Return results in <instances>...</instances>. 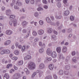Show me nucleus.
<instances>
[{"label": "nucleus", "instance_id": "nucleus-1", "mask_svg": "<svg viewBox=\"0 0 79 79\" xmlns=\"http://www.w3.org/2000/svg\"><path fill=\"white\" fill-rule=\"evenodd\" d=\"M35 64L33 62H31L28 65V67L30 69H34L35 68Z\"/></svg>", "mask_w": 79, "mask_h": 79}, {"label": "nucleus", "instance_id": "nucleus-2", "mask_svg": "<svg viewBox=\"0 0 79 79\" xmlns=\"http://www.w3.org/2000/svg\"><path fill=\"white\" fill-rule=\"evenodd\" d=\"M20 77H21V75L19 73H16L14 74L12 77L13 79H18Z\"/></svg>", "mask_w": 79, "mask_h": 79}, {"label": "nucleus", "instance_id": "nucleus-3", "mask_svg": "<svg viewBox=\"0 0 79 79\" xmlns=\"http://www.w3.org/2000/svg\"><path fill=\"white\" fill-rule=\"evenodd\" d=\"M50 56L51 57H52L53 58H55L57 56V54H56V52L54 51L52 52Z\"/></svg>", "mask_w": 79, "mask_h": 79}, {"label": "nucleus", "instance_id": "nucleus-4", "mask_svg": "<svg viewBox=\"0 0 79 79\" xmlns=\"http://www.w3.org/2000/svg\"><path fill=\"white\" fill-rule=\"evenodd\" d=\"M32 58V57L30 55H27L24 57V60H31Z\"/></svg>", "mask_w": 79, "mask_h": 79}, {"label": "nucleus", "instance_id": "nucleus-5", "mask_svg": "<svg viewBox=\"0 0 79 79\" xmlns=\"http://www.w3.org/2000/svg\"><path fill=\"white\" fill-rule=\"evenodd\" d=\"M52 53V51L51 50V49L50 48H48L46 51V53L48 55L50 56Z\"/></svg>", "mask_w": 79, "mask_h": 79}, {"label": "nucleus", "instance_id": "nucleus-6", "mask_svg": "<svg viewBox=\"0 0 79 79\" xmlns=\"http://www.w3.org/2000/svg\"><path fill=\"white\" fill-rule=\"evenodd\" d=\"M6 34L7 35H11L13 34V31L10 30H7L6 31Z\"/></svg>", "mask_w": 79, "mask_h": 79}, {"label": "nucleus", "instance_id": "nucleus-7", "mask_svg": "<svg viewBox=\"0 0 79 79\" xmlns=\"http://www.w3.org/2000/svg\"><path fill=\"white\" fill-rule=\"evenodd\" d=\"M23 63L24 62H23V61L22 60H19L17 62V65L19 66H23Z\"/></svg>", "mask_w": 79, "mask_h": 79}, {"label": "nucleus", "instance_id": "nucleus-8", "mask_svg": "<svg viewBox=\"0 0 79 79\" xmlns=\"http://www.w3.org/2000/svg\"><path fill=\"white\" fill-rule=\"evenodd\" d=\"M52 60V58L51 57H46L44 60V62H48V61H51Z\"/></svg>", "mask_w": 79, "mask_h": 79}, {"label": "nucleus", "instance_id": "nucleus-9", "mask_svg": "<svg viewBox=\"0 0 79 79\" xmlns=\"http://www.w3.org/2000/svg\"><path fill=\"white\" fill-rule=\"evenodd\" d=\"M44 33V31L43 30H40L38 31V34L39 35H42Z\"/></svg>", "mask_w": 79, "mask_h": 79}, {"label": "nucleus", "instance_id": "nucleus-10", "mask_svg": "<svg viewBox=\"0 0 79 79\" xmlns=\"http://www.w3.org/2000/svg\"><path fill=\"white\" fill-rule=\"evenodd\" d=\"M47 32L48 34H51L53 32V29L52 28H49L47 29Z\"/></svg>", "mask_w": 79, "mask_h": 79}, {"label": "nucleus", "instance_id": "nucleus-11", "mask_svg": "<svg viewBox=\"0 0 79 79\" xmlns=\"http://www.w3.org/2000/svg\"><path fill=\"white\" fill-rule=\"evenodd\" d=\"M27 24H28V22L25 21H23L22 23V24L23 27H26Z\"/></svg>", "mask_w": 79, "mask_h": 79}, {"label": "nucleus", "instance_id": "nucleus-12", "mask_svg": "<svg viewBox=\"0 0 79 79\" xmlns=\"http://www.w3.org/2000/svg\"><path fill=\"white\" fill-rule=\"evenodd\" d=\"M48 68L50 70H52L54 68V65L53 64H50L49 65Z\"/></svg>", "mask_w": 79, "mask_h": 79}, {"label": "nucleus", "instance_id": "nucleus-13", "mask_svg": "<svg viewBox=\"0 0 79 79\" xmlns=\"http://www.w3.org/2000/svg\"><path fill=\"white\" fill-rule=\"evenodd\" d=\"M4 79H10V76L7 73H5L4 75Z\"/></svg>", "mask_w": 79, "mask_h": 79}, {"label": "nucleus", "instance_id": "nucleus-14", "mask_svg": "<svg viewBox=\"0 0 79 79\" xmlns=\"http://www.w3.org/2000/svg\"><path fill=\"white\" fill-rule=\"evenodd\" d=\"M11 12V10H10L8 9L6 10V15H7V16H9V14H10Z\"/></svg>", "mask_w": 79, "mask_h": 79}, {"label": "nucleus", "instance_id": "nucleus-15", "mask_svg": "<svg viewBox=\"0 0 79 79\" xmlns=\"http://www.w3.org/2000/svg\"><path fill=\"white\" fill-rule=\"evenodd\" d=\"M63 3L65 4L64 6H68V4H67L68 3V0H63Z\"/></svg>", "mask_w": 79, "mask_h": 79}, {"label": "nucleus", "instance_id": "nucleus-16", "mask_svg": "<svg viewBox=\"0 0 79 79\" xmlns=\"http://www.w3.org/2000/svg\"><path fill=\"white\" fill-rule=\"evenodd\" d=\"M23 4L20 2V1L17 0L16 3V5H18V6H21Z\"/></svg>", "mask_w": 79, "mask_h": 79}, {"label": "nucleus", "instance_id": "nucleus-17", "mask_svg": "<svg viewBox=\"0 0 79 79\" xmlns=\"http://www.w3.org/2000/svg\"><path fill=\"white\" fill-rule=\"evenodd\" d=\"M11 43V41L10 40H7L5 42L4 44L5 45H8Z\"/></svg>", "mask_w": 79, "mask_h": 79}, {"label": "nucleus", "instance_id": "nucleus-18", "mask_svg": "<svg viewBox=\"0 0 79 79\" xmlns=\"http://www.w3.org/2000/svg\"><path fill=\"white\" fill-rule=\"evenodd\" d=\"M39 7L37 9V11H44V9L40 7L39 5H38Z\"/></svg>", "mask_w": 79, "mask_h": 79}, {"label": "nucleus", "instance_id": "nucleus-19", "mask_svg": "<svg viewBox=\"0 0 79 79\" xmlns=\"http://www.w3.org/2000/svg\"><path fill=\"white\" fill-rule=\"evenodd\" d=\"M46 19V21H47V22L48 23H50L52 22L51 19H50V18L48 17H47Z\"/></svg>", "mask_w": 79, "mask_h": 79}, {"label": "nucleus", "instance_id": "nucleus-20", "mask_svg": "<svg viewBox=\"0 0 79 79\" xmlns=\"http://www.w3.org/2000/svg\"><path fill=\"white\" fill-rule=\"evenodd\" d=\"M45 67V65L44 64H40L39 68L40 69H43Z\"/></svg>", "mask_w": 79, "mask_h": 79}, {"label": "nucleus", "instance_id": "nucleus-21", "mask_svg": "<svg viewBox=\"0 0 79 79\" xmlns=\"http://www.w3.org/2000/svg\"><path fill=\"white\" fill-rule=\"evenodd\" d=\"M67 50V48L66 46H64L62 48V52L63 53H65Z\"/></svg>", "mask_w": 79, "mask_h": 79}, {"label": "nucleus", "instance_id": "nucleus-22", "mask_svg": "<svg viewBox=\"0 0 79 79\" xmlns=\"http://www.w3.org/2000/svg\"><path fill=\"white\" fill-rule=\"evenodd\" d=\"M15 17H16V16H15V15H11L10 16V17L9 18L10 19H15Z\"/></svg>", "mask_w": 79, "mask_h": 79}, {"label": "nucleus", "instance_id": "nucleus-23", "mask_svg": "<svg viewBox=\"0 0 79 79\" xmlns=\"http://www.w3.org/2000/svg\"><path fill=\"white\" fill-rule=\"evenodd\" d=\"M13 23L14 24V26H16L18 24L17 23V20L16 19H14L13 21Z\"/></svg>", "mask_w": 79, "mask_h": 79}, {"label": "nucleus", "instance_id": "nucleus-24", "mask_svg": "<svg viewBox=\"0 0 79 79\" xmlns=\"http://www.w3.org/2000/svg\"><path fill=\"white\" fill-rule=\"evenodd\" d=\"M77 58L76 57L74 56L72 59L73 62H74V63H77Z\"/></svg>", "mask_w": 79, "mask_h": 79}, {"label": "nucleus", "instance_id": "nucleus-25", "mask_svg": "<svg viewBox=\"0 0 79 79\" xmlns=\"http://www.w3.org/2000/svg\"><path fill=\"white\" fill-rule=\"evenodd\" d=\"M36 75H37V72H35L32 73L31 76V78L35 77V76Z\"/></svg>", "mask_w": 79, "mask_h": 79}, {"label": "nucleus", "instance_id": "nucleus-26", "mask_svg": "<svg viewBox=\"0 0 79 79\" xmlns=\"http://www.w3.org/2000/svg\"><path fill=\"white\" fill-rule=\"evenodd\" d=\"M56 51L57 53H60L61 51V48L60 47H57L56 49Z\"/></svg>", "mask_w": 79, "mask_h": 79}, {"label": "nucleus", "instance_id": "nucleus-27", "mask_svg": "<svg viewBox=\"0 0 79 79\" xmlns=\"http://www.w3.org/2000/svg\"><path fill=\"white\" fill-rule=\"evenodd\" d=\"M70 20L71 21H73L74 20V16L71 15L70 17Z\"/></svg>", "mask_w": 79, "mask_h": 79}, {"label": "nucleus", "instance_id": "nucleus-28", "mask_svg": "<svg viewBox=\"0 0 79 79\" xmlns=\"http://www.w3.org/2000/svg\"><path fill=\"white\" fill-rule=\"evenodd\" d=\"M44 50L43 48H40L39 50V52L40 53H44Z\"/></svg>", "mask_w": 79, "mask_h": 79}, {"label": "nucleus", "instance_id": "nucleus-29", "mask_svg": "<svg viewBox=\"0 0 79 79\" xmlns=\"http://www.w3.org/2000/svg\"><path fill=\"white\" fill-rule=\"evenodd\" d=\"M64 15L65 16H68L69 13V10H66L64 12Z\"/></svg>", "mask_w": 79, "mask_h": 79}, {"label": "nucleus", "instance_id": "nucleus-30", "mask_svg": "<svg viewBox=\"0 0 79 79\" xmlns=\"http://www.w3.org/2000/svg\"><path fill=\"white\" fill-rule=\"evenodd\" d=\"M64 73V72H63V71L61 70H60L58 73V74L59 75H62V74H63Z\"/></svg>", "mask_w": 79, "mask_h": 79}, {"label": "nucleus", "instance_id": "nucleus-31", "mask_svg": "<svg viewBox=\"0 0 79 79\" xmlns=\"http://www.w3.org/2000/svg\"><path fill=\"white\" fill-rule=\"evenodd\" d=\"M14 54L16 55H18L19 54V52L18 50H15L14 52Z\"/></svg>", "mask_w": 79, "mask_h": 79}, {"label": "nucleus", "instance_id": "nucleus-32", "mask_svg": "<svg viewBox=\"0 0 79 79\" xmlns=\"http://www.w3.org/2000/svg\"><path fill=\"white\" fill-rule=\"evenodd\" d=\"M59 59H62L63 60H64V57L62 55L59 54Z\"/></svg>", "mask_w": 79, "mask_h": 79}, {"label": "nucleus", "instance_id": "nucleus-33", "mask_svg": "<svg viewBox=\"0 0 79 79\" xmlns=\"http://www.w3.org/2000/svg\"><path fill=\"white\" fill-rule=\"evenodd\" d=\"M57 6L58 8H60L61 6V3L60 2H58L57 3Z\"/></svg>", "mask_w": 79, "mask_h": 79}, {"label": "nucleus", "instance_id": "nucleus-34", "mask_svg": "<svg viewBox=\"0 0 79 79\" xmlns=\"http://www.w3.org/2000/svg\"><path fill=\"white\" fill-rule=\"evenodd\" d=\"M5 53L6 54H9L10 53V51L8 49H5Z\"/></svg>", "mask_w": 79, "mask_h": 79}, {"label": "nucleus", "instance_id": "nucleus-35", "mask_svg": "<svg viewBox=\"0 0 79 79\" xmlns=\"http://www.w3.org/2000/svg\"><path fill=\"white\" fill-rule=\"evenodd\" d=\"M39 24L40 26H42L44 24V21L42 20H40L39 21Z\"/></svg>", "mask_w": 79, "mask_h": 79}, {"label": "nucleus", "instance_id": "nucleus-36", "mask_svg": "<svg viewBox=\"0 0 79 79\" xmlns=\"http://www.w3.org/2000/svg\"><path fill=\"white\" fill-rule=\"evenodd\" d=\"M36 61H37L39 63V62H40L41 61V58H36Z\"/></svg>", "mask_w": 79, "mask_h": 79}, {"label": "nucleus", "instance_id": "nucleus-37", "mask_svg": "<svg viewBox=\"0 0 79 79\" xmlns=\"http://www.w3.org/2000/svg\"><path fill=\"white\" fill-rule=\"evenodd\" d=\"M65 69L66 70H69L70 69V66L69 65H66L65 67Z\"/></svg>", "mask_w": 79, "mask_h": 79}, {"label": "nucleus", "instance_id": "nucleus-38", "mask_svg": "<svg viewBox=\"0 0 79 79\" xmlns=\"http://www.w3.org/2000/svg\"><path fill=\"white\" fill-rule=\"evenodd\" d=\"M13 66V65L12 64H7L6 66V68L8 69L10 68V67H11Z\"/></svg>", "mask_w": 79, "mask_h": 79}, {"label": "nucleus", "instance_id": "nucleus-39", "mask_svg": "<svg viewBox=\"0 0 79 79\" xmlns=\"http://www.w3.org/2000/svg\"><path fill=\"white\" fill-rule=\"evenodd\" d=\"M25 50H26V47H25L24 46H23L22 47L21 51L22 52H24Z\"/></svg>", "mask_w": 79, "mask_h": 79}, {"label": "nucleus", "instance_id": "nucleus-40", "mask_svg": "<svg viewBox=\"0 0 79 79\" xmlns=\"http://www.w3.org/2000/svg\"><path fill=\"white\" fill-rule=\"evenodd\" d=\"M39 13L37 12H35L34 14V16L35 17H36V18H37L38 16H39Z\"/></svg>", "mask_w": 79, "mask_h": 79}, {"label": "nucleus", "instance_id": "nucleus-41", "mask_svg": "<svg viewBox=\"0 0 79 79\" xmlns=\"http://www.w3.org/2000/svg\"><path fill=\"white\" fill-rule=\"evenodd\" d=\"M55 18L56 19H61V16H58L57 15H56Z\"/></svg>", "mask_w": 79, "mask_h": 79}, {"label": "nucleus", "instance_id": "nucleus-42", "mask_svg": "<svg viewBox=\"0 0 79 79\" xmlns=\"http://www.w3.org/2000/svg\"><path fill=\"white\" fill-rule=\"evenodd\" d=\"M14 8L15 9V10H19V7L16 5L14 6Z\"/></svg>", "mask_w": 79, "mask_h": 79}, {"label": "nucleus", "instance_id": "nucleus-43", "mask_svg": "<svg viewBox=\"0 0 79 79\" xmlns=\"http://www.w3.org/2000/svg\"><path fill=\"white\" fill-rule=\"evenodd\" d=\"M32 34L34 36H36L37 35V33L36 31H33L32 32Z\"/></svg>", "mask_w": 79, "mask_h": 79}, {"label": "nucleus", "instance_id": "nucleus-44", "mask_svg": "<svg viewBox=\"0 0 79 79\" xmlns=\"http://www.w3.org/2000/svg\"><path fill=\"white\" fill-rule=\"evenodd\" d=\"M5 49L2 50L1 52V55H3V54H5Z\"/></svg>", "mask_w": 79, "mask_h": 79}, {"label": "nucleus", "instance_id": "nucleus-45", "mask_svg": "<svg viewBox=\"0 0 79 79\" xmlns=\"http://www.w3.org/2000/svg\"><path fill=\"white\" fill-rule=\"evenodd\" d=\"M42 2L44 4H47V3H48L47 0H43Z\"/></svg>", "mask_w": 79, "mask_h": 79}, {"label": "nucleus", "instance_id": "nucleus-46", "mask_svg": "<svg viewBox=\"0 0 79 79\" xmlns=\"http://www.w3.org/2000/svg\"><path fill=\"white\" fill-rule=\"evenodd\" d=\"M39 38H36L34 39V41L35 42H37L39 41Z\"/></svg>", "mask_w": 79, "mask_h": 79}, {"label": "nucleus", "instance_id": "nucleus-47", "mask_svg": "<svg viewBox=\"0 0 79 79\" xmlns=\"http://www.w3.org/2000/svg\"><path fill=\"white\" fill-rule=\"evenodd\" d=\"M71 54L72 56H74L76 55V52L75 51L72 52L71 53Z\"/></svg>", "mask_w": 79, "mask_h": 79}, {"label": "nucleus", "instance_id": "nucleus-48", "mask_svg": "<svg viewBox=\"0 0 79 79\" xmlns=\"http://www.w3.org/2000/svg\"><path fill=\"white\" fill-rule=\"evenodd\" d=\"M51 38L52 39H56V36L55 35H53L52 36H51Z\"/></svg>", "mask_w": 79, "mask_h": 79}, {"label": "nucleus", "instance_id": "nucleus-49", "mask_svg": "<svg viewBox=\"0 0 79 79\" xmlns=\"http://www.w3.org/2000/svg\"><path fill=\"white\" fill-rule=\"evenodd\" d=\"M22 32L23 34H26L27 32V31L26 29H23L22 31Z\"/></svg>", "mask_w": 79, "mask_h": 79}, {"label": "nucleus", "instance_id": "nucleus-50", "mask_svg": "<svg viewBox=\"0 0 79 79\" xmlns=\"http://www.w3.org/2000/svg\"><path fill=\"white\" fill-rule=\"evenodd\" d=\"M9 24L10 26H12L13 25V21L12 20H10L9 22Z\"/></svg>", "mask_w": 79, "mask_h": 79}, {"label": "nucleus", "instance_id": "nucleus-51", "mask_svg": "<svg viewBox=\"0 0 79 79\" xmlns=\"http://www.w3.org/2000/svg\"><path fill=\"white\" fill-rule=\"evenodd\" d=\"M13 72H15V70L13 69H11L10 71V73H13Z\"/></svg>", "mask_w": 79, "mask_h": 79}, {"label": "nucleus", "instance_id": "nucleus-52", "mask_svg": "<svg viewBox=\"0 0 79 79\" xmlns=\"http://www.w3.org/2000/svg\"><path fill=\"white\" fill-rule=\"evenodd\" d=\"M44 9L47 10V9H48V6L45 5L44 6Z\"/></svg>", "mask_w": 79, "mask_h": 79}, {"label": "nucleus", "instance_id": "nucleus-53", "mask_svg": "<svg viewBox=\"0 0 79 79\" xmlns=\"http://www.w3.org/2000/svg\"><path fill=\"white\" fill-rule=\"evenodd\" d=\"M53 77H54V78L55 79H57V78H58V77H57V76H56V74H53Z\"/></svg>", "mask_w": 79, "mask_h": 79}, {"label": "nucleus", "instance_id": "nucleus-54", "mask_svg": "<svg viewBox=\"0 0 79 79\" xmlns=\"http://www.w3.org/2000/svg\"><path fill=\"white\" fill-rule=\"evenodd\" d=\"M12 60H17V59H18V57H14L12 58Z\"/></svg>", "mask_w": 79, "mask_h": 79}, {"label": "nucleus", "instance_id": "nucleus-55", "mask_svg": "<svg viewBox=\"0 0 79 79\" xmlns=\"http://www.w3.org/2000/svg\"><path fill=\"white\" fill-rule=\"evenodd\" d=\"M50 18L51 20H52V21H53V20L55 19V18H54V17L52 16H50Z\"/></svg>", "mask_w": 79, "mask_h": 79}, {"label": "nucleus", "instance_id": "nucleus-56", "mask_svg": "<svg viewBox=\"0 0 79 79\" xmlns=\"http://www.w3.org/2000/svg\"><path fill=\"white\" fill-rule=\"evenodd\" d=\"M52 76L47 77L46 78V79H52Z\"/></svg>", "mask_w": 79, "mask_h": 79}, {"label": "nucleus", "instance_id": "nucleus-57", "mask_svg": "<svg viewBox=\"0 0 79 79\" xmlns=\"http://www.w3.org/2000/svg\"><path fill=\"white\" fill-rule=\"evenodd\" d=\"M64 74L65 75H68V74H69V72L68 71H65L64 72Z\"/></svg>", "mask_w": 79, "mask_h": 79}, {"label": "nucleus", "instance_id": "nucleus-58", "mask_svg": "<svg viewBox=\"0 0 79 79\" xmlns=\"http://www.w3.org/2000/svg\"><path fill=\"white\" fill-rule=\"evenodd\" d=\"M34 2H35L34 0H31V3L32 5H33V4H34Z\"/></svg>", "mask_w": 79, "mask_h": 79}, {"label": "nucleus", "instance_id": "nucleus-59", "mask_svg": "<svg viewBox=\"0 0 79 79\" xmlns=\"http://www.w3.org/2000/svg\"><path fill=\"white\" fill-rule=\"evenodd\" d=\"M72 36H73V34H70L68 37V39H70Z\"/></svg>", "mask_w": 79, "mask_h": 79}, {"label": "nucleus", "instance_id": "nucleus-60", "mask_svg": "<svg viewBox=\"0 0 79 79\" xmlns=\"http://www.w3.org/2000/svg\"><path fill=\"white\" fill-rule=\"evenodd\" d=\"M72 31V29H71L69 28L67 30V32H71Z\"/></svg>", "mask_w": 79, "mask_h": 79}, {"label": "nucleus", "instance_id": "nucleus-61", "mask_svg": "<svg viewBox=\"0 0 79 79\" xmlns=\"http://www.w3.org/2000/svg\"><path fill=\"white\" fill-rule=\"evenodd\" d=\"M53 33L54 34H56V35H57V34H58V32L57 31H55V30L53 31Z\"/></svg>", "mask_w": 79, "mask_h": 79}, {"label": "nucleus", "instance_id": "nucleus-62", "mask_svg": "<svg viewBox=\"0 0 79 79\" xmlns=\"http://www.w3.org/2000/svg\"><path fill=\"white\" fill-rule=\"evenodd\" d=\"M29 34H28L27 35L24 36V39H26V38H27V37H29Z\"/></svg>", "mask_w": 79, "mask_h": 79}, {"label": "nucleus", "instance_id": "nucleus-63", "mask_svg": "<svg viewBox=\"0 0 79 79\" xmlns=\"http://www.w3.org/2000/svg\"><path fill=\"white\" fill-rule=\"evenodd\" d=\"M69 57H67L65 61H66V62H68V61H69Z\"/></svg>", "mask_w": 79, "mask_h": 79}, {"label": "nucleus", "instance_id": "nucleus-64", "mask_svg": "<svg viewBox=\"0 0 79 79\" xmlns=\"http://www.w3.org/2000/svg\"><path fill=\"white\" fill-rule=\"evenodd\" d=\"M3 17L2 16H0V20H2L3 19Z\"/></svg>", "mask_w": 79, "mask_h": 79}]
</instances>
